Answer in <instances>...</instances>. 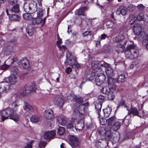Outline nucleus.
Wrapping results in <instances>:
<instances>
[{
	"instance_id": "nucleus-1",
	"label": "nucleus",
	"mask_w": 148,
	"mask_h": 148,
	"mask_svg": "<svg viewBox=\"0 0 148 148\" xmlns=\"http://www.w3.org/2000/svg\"><path fill=\"white\" fill-rule=\"evenodd\" d=\"M23 8L26 12L32 14V15L34 17L37 16L39 12L41 15L42 14V11L43 10L40 8L38 9L37 3L34 1H32L28 3H25Z\"/></svg>"
},
{
	"instance_id": "nucleus-2",
	"label": "nucleus",
	"mask_w": 148,
	"mask_h": 148,
	"mask_svg": "<svg viewBox=\"0 0 148 148\" xmlns=\"http://www.w3.org/2000/svg\"><path fill=\"white\" fill-rule=\"evenodd\" d=\"M133 27L134 33L143 38L142 44L148 50V33L145 34L144 32L141 31V27L139 24H135Z\"/></svg>"
},
{
	"instance_id": "nucleus-3",
	"label": "nucleus",
	"mask_w": 148,
	"mask_h": 148,
	"mask_svg": "<svg viewBox=\"0 0 148 148\" xmlns=\"http://www.w3.org/2000/svg\"><path fill=\"white\" fill-rule=\"evenodd\" d=\"M10 84H14L17 82V75L18 73V70L15 66H12L10 69Z\"/></svg>"
},
{
	"instance_id": "nucleus-4",
	"label": "nucleus",
	"mask_w": 148,
	"mask_h": 148,
	"mask_svg": "<svg viewBox=\"0 0 148 148\" xmlns=\"http://www.w3.org/2000/svg\"><path fill=\"white\" fill-rule=\"evenodd\" d=\"M115 86L113 88H111L109 86L108 87H103L101 91L104 94L108 95V98L109 100H113L115 97L114 94L115 91Z\"/></svg>"
},
{
	"instance_id": "nucleus-5",
	"label": "nucleus",
	"mask_w": 148,
	"mask_h": 148,
	"mask_svg": "<svg viewBox=\"0 0 148 148\" xmlns=\"http://www.w3.org/2000/svg\"><path fill=\"white\" fill-rule=\"evenodd\" d=\"M18 103L16 101H15L11 104V111H12L10 114V119H12L15 122L19 121V118L18 116L16 114V112L17 110L18 107L19 106L18 104Z\"/></svg>"
},
{
	"instance_id": "nucleus-6",
	"label": "nucleus",
	"mask_w": 148,
	"mask_h": 148,
	"mask_svg": "<svg viewBox=\"0 0 148 148\" xmlns=\"http://www.w3.org/2000/svg\"><path fill=\"white\" fill-rule=\"evenodd\" d=\"M95 67H96L95 71L96 72H101L95 78L96 84L98 86L101 85L102 84L105 80L106 77L102 73V69L99 66H98L95 65Z\"/></svg>"
},
{
	"instance_id": "nucleus-7",
	"label": "nucleus",
	"mask_w": 148,
	"mask_h": 148,
	"mask_svg": "<svg viewBox=\"0 0 148 148\" xmlns=\"http://www.w3.org/2000/svg\"><path fill=\"white\" fill-rule=\"evenodd\" d=\"M135 46L134 44L128 45L127 47L126 52L129 53V56H132L134 58H136L138 56V51L135 48Z\"/></svg>"
},
{
	"instance_id": "nucleus-8",
	"label": "nucleus",
	"mask_w": 148,
	"mask_h": 148,
	"mask_svg": "<svg viewBox=\"0 0 148 148\" xmlns=\"http://www.w3.org/2000/svg\"><path fill=\"white\" fill-rule=\"evenodd\" d=\"M42 15L40 14V12L38 13V15L36 17H34L32 16L33 17V24L38 25L40 23H41L42 25H43L45 22V20H44V18H42L43 15V10L42 11Z\"/></svg>"
},
{
	"instance_id": "nucleus-9",
	"label": "nucleus",
	"mask_w": 148,
	"mask_h": 148,
	"mask_svg": "<svg viewBox=\"0 0 148 148\" xmlns=\"http://www.w3.org/2000/svg\"><path fill=\"white\" fill-rule=\"evenodd\" d=\"M18 65L22 68L27 69L30 72L32 71V70L29 67V62L26 58H24L21 59L19 62Z\"/></svg>"
},
{
	"instance_id": "nucleus-10",
	"label": "nucleus",
	"mask_w": 148,
	"mask_h": 148,
	"mask_svg": "<svg viewBox=\"0 0 148 148\" xmlns=\"http://www.w3.org/2000/svg\"><path fill=\"white\" fill-rule=\"evenodd\" d=\"M54 103L59 107H61L63 106L64 103V98L62 95H57L54 99Z\"/></svg>"
},
{
	"instance_id": "nucleus-11",
	"label": "nucleus",
	"mask_w": 148,
	"mask_h": 148,
	"mask_svg": "<svg viewBox=\"0 0 148 148\" xmlns=\"http://www.w3.org/2000/svg\"><path fill=\"white\" fill-rule=\"evenodd\" d=\"M70 144L73 148L78 147L80 144L78 138L76 136H71L70 138Z\"/></svg>"
},
{
	"instance_id": "nucleus-12",
	"label": "nucleus",
	"mask_w": 148,
	"mask_h": 148,
	"mask_svg": "<svg viewBox=\"0 0 148 148\" xmlns=\"http://www.w3.org/2000/svg\"><path fill=\"white\" fill-rule=\"evenodd\" d=\"M9 89V83L7 81L0 84V94L8 92Z\"/></svg>"
},
{
	"instance_id": "nucleus-13",
	"label": "nucleus",
	"mask_w": 148,
	"mask_h": 148,
	"mask_svg": "<svg viewBox=\"0 0 148 148\" xmlns=\"http://www.w3.org/2000/svg\"><path fill=\"white\" fill-rule=\"evenodd\" d=\"M108 84L109 87L113 88L115 86V91L116 90V86L118 84V82H117V80L116 79H114L112 77H108Z\"/></svg>"
},
{
	"instance_id": "nucleus-14",
	"label": "nucleus",
	"mask_w": 148,
	"mask_h": 148,
	"mask_svg": "<svg viewBox=\"0 0 148 148\" xmlns=\"http://www.w3.org/2000/svg\"><path fill=\"white\" fill-rule=\"evenodd\" d=\"M84 121L81 119L80 121H78L77 123L75 126V129L77 132H81L84 127Z\"/></svg>"
},
{
	"instance_id": "nucleus-15",
	"label": "nucleus",
	"mask_w": 148,
	"mask_h": 148,
	"mask_svg": "<svg viewBox=\"0 0 148 148\" xmlns=\"http://www.w3.org/2000/svg\"><path fill=\"white\" fill-rule=\"evenodd\" d=\"M35 83L33 82L31 85H26L25 88L26 90L27 94L30 93L32 91H36V88L35 86Z\"/></svg>"
},
{
	"instance_id": "nucleus-16",
	"label": "nucleus",
	"mask_w": 148,
	"mask_h": 148,
	"mask_svg": "<svg viewBox=\"0 0 148 148\" xmlns=\"http://www.w3.org/2000/svg\"><path fill=\"white\" fill-rule=\"evenodd\" d=\"M70 55L68 53L66 55V57H69L67 59V61L68 63L72 66H73V65L77 63V61L75 59V57L73 55H70L69 57V55Z\"/></svg>"
},
{
	"instance_id": "nucleus-17",
	"label": "nucleus",
	"mask_w": 148,
	"mask_h": 148,
	"mask_svg": "<svg viewBox=\"0 0 148 148\" xmlns=\"http://www.w3.org/2000/svg\"><path fill=\"white\" fill-rule=\"evenodd\" d=\"M23 109L25 110L28 111L29 113H32L34 111V109L33 106L30 105L26 102L24 101L23 103Z\"/></svg>"
},
{
	"instance_id": "nucleus-18",
	"label": "nucleus",
	"mask_w": 148,
	"mask_h": 148,
	"mask_svg": "<svg viewBox=\"0 0 148 148\" xmlns=\"http://www.w3.org/2000/svg\"><path fill=\"white\" fill-rule=\"evenodd\" d=\"M15 0H13V1H12L11 2H10V4L12 5H14L11 8L10 10L12 12L17 13L19 12V6L18 4H15Z\"/></svg>"
},
{
	"instance_id": "nucleus-19",
	"label": "nucleus",
	"mask_w": 148,
	"mask_h": 148,
	"mask_svg": "<svg viewBox=\"0 0 148 148\" xmlns=\"http://www.w3.org/2000/svg\"><path fill=\"white\" fill-rule=\"evenodd\" d=\"M44 116L45 118L51 120L53 117V111L51 109L46 110L45 111Z\"/></svg>"
},
{
	"instance_id": "nucleus-20",
	"label": "nucleus",
	"mask_w": 148,
	"mask_h": 148,
	"mask_svg": "<svg viewBox=\"0 0 148 148\" xmlns=\"http://www.w3.org/2000/svg\"><path fill=\"white\" fill-rule=\"evenodd\" d=\"M35 25L34 24L29 25L27 26L26 31L29 36H32L35 32Z\"/></svg>"
},
{
	"instance_id": "nucleus-21",
	"label": "nucleus",
	"mask_w": 148,
	"mask_h": 148,
	"mask_svg": "<svg viewBox=\"0 0 148 148\" xmlns=\"http://www.w3.org/2000/svg\"><path fill=\"white\" fill-rule=\"evenodd\" d=\"M55 134V132L51 131L47 132L45 133L44 135V137L46 140H48L53 138Z\"/></svg>"
},
{
	"instance_id": "nucleus-22",
	"label": "nucleus",
	"mask_w": 148,
	"mask_h": 148,
	"mask_svg": "<svg viewBox=\"0 0 148 148\" xmlns=\"http://www.w3.org/2000/svg\"><path fill=\"white\" fill-rule=\"evenodd\" d=\"M127 11L126 8L123 6L120 7L119 9L116 11V14L118 15H122L123 16L126 15Z\"/></svg>"
},
{
	"instance_id": "nucleus-23",
	"label": "nucleus",
	"mask_w": 148,
	"mask_h": 148,
	"mask_svg": "<svg viewBox=\"0 0 148 148\" xmlns=\"http://www.w3.org/2000/svg\"><path fill=\"white\" fill-rule=\"evenodd\" d=\"M1 112V115H2L1 118H2L3 121L8 118V116L9 115V110L8 108H6L2 111Z\"/></svg>"
},
{
	"instance_id": "nucleus-24",
	"label": "nucleus",
	"mask_w": 148,
	"mask_h": 148,
	"mask_svg": "<svg viewBox=\"0 0 148 148\" xmlns=\"http://www.w3.org/2000/svg\"><path fill=\"white\" fill-rule=\"evenodd\" d=\"M88 10L86 7H83L80 8L76 11L75 14L78 15H84V13Z\"/></svg>"
},
{
	"instance_id": "nucleus-25",
	"label": "nucleus",
	"mask_w": 148,
	"mask_h": 148,
	"mask_svg": "<svg viewBox=\"0 0 148 148\" xmlns=\"http://www.w3.org/2000/svg\"><path fill=\"white\" fill-rule=\"evenodd\" d=\"M84 108L82 105H80L78 107V110L75 109L73 113V115L76 116L77 117L79 116L81 113V111L84 110Z\"/></svg>"
},
{
	"instance_id": "nucleus-26",
	"label": "nucleus",
	"mask_w": 148,
	"mask_h": 148,
	"mask_svg": "<svg viewBox=\"0 0 148 148\" xmlns=\"http://www.w3.org/2000/svg\"><path fill=\"white\" fill-rule=\"evenodd\" d=\"M122 124V123L119 121H116L112 126V129L115 131L119 130Z\"/></svg>"
},
{
	"instance_id": "nucleus-27",
	"label": "nucleus",
	"mask_w": 148,
	"mask_h": 148,
	"mask_svg": "<svg viewBox=\"0 0 148 148\" xmlns=\"http://www.w3.org/2000/svg\"><path fill=\"white\" fill-rule=\"evenodd\" d=\"M106 72L108 77H112L114 75V71L110 66L106 68Z\"/></svg>"
},
{
	"instance_id": "nucleus-28",
	"label": "nucleus",
	"mask_w": 148,
	"mask_h": 148,
	"mask_svg": "<svg viewBox=\"0 0 148 148\" xmlns=\"http://www.w3.org/2000/svg\"><path fill=\"white\" fill-rule=\"evenodd\" d=\"M95 106L96 112L98 115L99 117L100 118L101 116L100 112L101 110L102 103H97L95 104Z\"/></svg>"
},
{
	"instance_id": "nucleus-29",
	"label": "nucleus",
	"mask_w": 148,
	"mask_h": 148,
	"mask_svg": "<svg viewBox=\"0 0 148 148\" xmlns=\"http://www.w3.org/2000/svg\"><path fill=\"white\" fill-rule=\"evenodd\" d=\"M20 19V17L16 14H14L10 15V21L12 22L19 21Z\"/></svg>"
},
{
	"instance_id": "nucleus-30",
	"label": "nucleus",
	"mask_w": 148,
	"mask_h": 148,
	"mask_svg": "<svg viewBox=\"0 0 148 148\" xmlns=\"http://www.w3.org/2000/svg\"><path fill=\"white\" fill-rule=\"evenodd\" d=\"M75 120V119L73 118L71 119L70 123H69L67 125L66 127L67 128L71 129L72 131H74V129H75L74 122Z\"/></svg>"
},
{
	"instance_id": "nucleus-31",
	"label": "nucleus",
	"mask_w": 148,
	"mask_h": 148,
	"mask_svg": "<svg viewBox=\"0 0 148 148\" xmlns=\"http://www.w3.org/2000/svg\"><path fill=\"white\" fill-rule=\"evenodd\" d=\"M132 114L134 116H139V112L137 109L135 108H132L128 112V114L130 115Z\"/></svg>"
},
{
	"instance_id": "nucleus-32",
	"label": "nucleus",
	"mask_w": 148,
	"mask_h": 148,
	"mask_svg": "<svg viewBox=\"0 0 148 148\" xmlns=\"http://www.w3.org/2000/svg\"><path fill=\"white\" fill-rule=\"evenodd\" d=\"M107 131H106L105 127H99L98 130V133L99 134L102 136H106Z\"/></svg>"
},
{
	"instance_id": "nucleus-33",
	"label": "nucleus",
	"mask_w": 148,
	"mask_h": 148,
	"mask_svg": "<svg viewBox=\"0 0 148 148\" xmlns=\"http://www.w3.org/2000/svg\"><path fill=\"white\" fill-rule=\"evenodd\" d=\"M59 123L61 125L65 126L66 123V121L65 119L62 116H60L57 118Z\"/></svg>"
},
{
	"instance_id": "nucleus-34",
	"label": "nucleus",
	"mask_w": 148,
	"mask_h": 148,
	"mask_svg": "<svg viewBox=\"0 0 148 148\" xmlns=\"http://www.w3.org/2000/svg\"><path fill=\"white\" fill-rule=\"evenodd\" d=\"M40 119V116L33 115L30 118V120L31 122L33 123H36L39 121Z\"/></svg>"
},
{
	"instance_id": "nucleus-35",
	"label": "nucleus",
	"mask_w": 148,
	"mask_h": 148,
	"mask_svg": "<svg viewBox=\"0 0 148 148\" xmlns=\"http://www.w3.org/2000/svg\"><path fill=\"white\" fill-rule=\"evenodd\" d=\"M113 134L114 133L111 132L109 130L107 131L105 136L106 139L107 140L112 141L113 139Z\"/></svg>"
},
{
	"instance_id": "nucleus-36",
	"label": "nucleus",
	"mask_w": 148,
	"mask_h": 148,
	"mask_svg": "<svg viewBox=\"0 0 148 148\" xmlns=\"http://www.w3.org/2000/svg\"><path fill=\"white\" fill-rule=\"evenodd\" d=\"M112 111V109L109 107L108 108L103 110L104 116L106 117H108L110 116Z\"/></svg>"
},
{
	"instance_id": "nucleus-37",
	"label": "nucleus",
	"mask_w": 148,
	"mask_h": 148,
	"mask_svg": "<svg viewBox=\"0 0 148 148\" xmlns=\"http://www.w3.org/2000/svg\"><path fill=\"white\" fill-rule=\"evenodd\" d=\"M113 137H112V140L114 142H118L120 138V135L119 133L113 134Z\"/></svg>"
},
{
	"instance_id": "nucleus-38",
	"label": "nucleus",
	"mask_w": 148,
	"mask_h": 148,
	"mask_svg": "<svg viewBox=\"0 0 148 148\" xmlns=\"http://www.w3.org/2000/svg\"><path fill=\"white\" fill-rule=\"evenodd\" d=\"M137 19L139 21H147L146 18H145V16L143 13H140L137 15L136 17Z\"/></svg>"
},
{
	"instance_id": "nucleus-39",
	"label": "nucleus",
	"mask_w": 148,
	"mask_h": 148,
	"mask_svg": "<svg viewBox=\"0 0 148 148\" xmlns=\"http://www.w3.org/2000/svg\"><path fill=\"white\" fill-rule=\"evenodd\" d=\"M32 14L29 13H27L23 14V16L24 19L27 20H30L33 18Z\"/></svg>"
},
{
	"instance_id": "nucleus-40",
	"label": "nucleus",
	"mask_w": 148,
	"mask_h": 148,
	"mask_svg": "<svg viewBox=\"0 0 148 148\" xmlns=\"http://www.w3.org/2000/svg\"><path fill=\"white\" fill-rule=\"evenodd\" d=\"M65 130L64 127H60L57 130V133L58 135H62L64 133Z\"/></svg>"
},
{
	"instance_id": "nucleus-41",
	"label": "nucleus",
	"mask_w": 148,
	"mask_h": 148,
	"mask_svg": "<svg viewBox=\"0 0 148 148\" xmlns=\"http://www.w3.org/2000/svg\"><path fill=\"white\" fill-rule=\"evenodd\" d=\"M115 119V116H113L107 120L109 126H112V124Z\"/></svg>"
},
{
	"instance_id": "nucleus-42",
	"label": "nucleus",
	"mask_w": 148,
	"mask_h": 148,
	"mask_svg": "<svg viewBox=\"0 0 148 148\" xmlns=\"http://www.w3.org/2000/svg\"><path fill=\"white\" fill-rule=\"evenodd\" d=\"M136 16L133 15H130L129 17V21L130 22V24H132L135 21L136 19Z\"/></svg>"
},
{
	"instance_id": "nucleus-43",
	"label": "nucleus",
	"mask_w": 148,
	"mask_h": 148,
	"mask_svg": "<svg viewBox=\"0 0 148 148\" xmlns=\"http://www.w3.org/2000/svg\"><path fill=\"white\" fill-rule=\"evenodd\" d=\"M106 25L108 27L110 28H113L115 27V24L113 22L108 21L106 22Z\"/></svg>"
},
{
	"instance_id": "nucleus-44",
	"label": "nucleus",
	"mask_w": 148,
	"mask_h": 148,
	"mask_svg": "<svg viewBox=\"0 0 148 148\" xmlns=\"http://www.w3.org/2000/svg\"><path fill=\"white\" fill-rule=\"evenodd\" d=\"M76 96L73 93H71L68 96V99H70L71 100L75 102V100H76Z\"/></svg>"
},
{
	"instance_id": "nucleus-45",
	"label": "nucleus",
	"mask_w": 148,
	"mask_h": 148,
	"mask_svg": "<svg viewBox=\"0 0 148 148\" xmlns=\"http://www.w3.org/2000/svg\"><path fill=\"white\" fill-rule=\"evenodd\" d=\"M47 143L46 141H41L39 143V147L40 148H45Z\"/></svg>"
},
{
	"instance_id": "nucleus-46",
	"label": "nucleus",
	"mask_w": 148,
	"mask_h": 148,
	"mask_svg": "<svg viewBox=\"0 0 148 148\" xmlns=\"http://www.w3.org/2000/svg\"><path fill=\"white\" fill-rule=\"evenodd\" d=\"M125 79V77L124 74H121L118 77L117 79V82L119 83V82H124V80Z\"/></svg>"
},
{
	"instance_id": "nucleus-47",
	"label": "nucleus",
	"mask_w": 148,
	"mask_h": 148,
	"mask_svg": "<svg viewBox=\"0 0 148 148\" xmlns=\"http://www.w3.org/2000/svg\"><path fill=\"white\" fill-rule=\"evenodd\" d=\"M105 99V97L103 95H99L98 97V100L100 102L99 103H101L103 102L104 101Z\"/></svg>"
},
{
	"instance_id": "nucleus-48",
	"label": "nucleus",
	"mask_w": 148,
	"mask_h": 148,
	"mask_svg": "<svg viewBox=\"0 0 148 148\" xmlns=\"http://www.w3.org/2000/svg\"><path fill=\"white\" fill-rule=\"evenodd\" d=\"M20 92L22 96H24L27 94L25 87L21 89Z\"/></svg>"
},
{
	"instance_id": "nucleus-49",
	"label": "nucleus",
	"mask_w": 148,
	"mask_h": 148,
	"mask_svg": "<svg viewBox=\"0 0 148 148\" xmlns=\"http://www.w3.org/2000/svg\"><path fill=\"white\" fill-rule=\"evenodd\" d=\"M99 121L100 124L102 125H105L107 122V120L106 119L102 117L101 119H100Z\"/></svg>"
},
{
	"instance_id": "nucleus-50",
	"label": "nucleus",
	"mask_w": 148,
	"mask_h": 148,
	"mask_svg": "<svg viewBox=\"0 0 148 148\" xmlns=\"http://www.w3.org/2000/svg\"><path fill=\"white\" fill-rule=\"evenodd\" d=\"M99 65L102 67L106 68V69L108 67H109L110 65V64L103 61L101 62Z\"/></svg>"
},
{
	"instance_id": "nucleus-51",
	"label": "nucleus",
	"mask_w": 148,
	"mask_h": 148,
	"mask_svg": "<svg viewBox=\"0 0 148 148\" xmlns=\"http://www.w3.org/2000/svg\"><path fill=\"white\" fill-rule=\"evenodd\" d=\"M11 65L14 64L15 65L17 63V61L18 60V58L16 57H14L11 58Z\"/></svg>"
},
{
	"instance_id": "nucleus-52",
	"label": "nucleus",
	"mask_w": 148,
	"mask_h": 148,
	"mask_svg": "<svg viewBox=\"0 0 148 148\" xmlns=\"http://www.w3.org/2000/svg\"><path fill=\"white\" fill-rule=\"evenodd\" d=\"M128 10L130 12H133L135 9V7L133 5H130L128 8Z\"/></svg>"
},
{
	"instance_id": "nucleus-53",
	"label": "nucleus",
	"mask_w": 148,
	"mask_h": 148,
	"mask_svg": "<svg viewBox=\"0 0 148 148\" xmlns=\"http://www.w3.org/2000/svg\"><path fill=\"white\" fill-rule=\"evenodd\" d=\"M138 10L141 11H143L144 10V8L145 7L142 4L139 5L137 6Z\"/></svg>"
},
{
	"instance_id": "nucleus-54",
	"label": "nucleus",
	"mask_w": 148,
	"mask_h": 148,
	"mask_svg": "<svg viewBox=\"0 0 148 148\" xmlns=\"http://www.w3.org/2000/svg\"><path fill=\"white\" fill-rule=\"evenodd\" d=\"M76 100H75V102L79 103H82L83 102V99L81 97L77 98L76 97Z\"/></svg>"
},
{
	"instance_id": "nucleus-55",
	"label": "nucleus",
	"mask_w": 148,
	"mask_h": 148,
	"mask_svg": "<svg viewBox=\"0 0 148 148\" xmlns=\"http://www.w3.org/2000/svg\"><path fill=\"white\" fill-rule=\"evenodd\" d=\"M119 106H121L127 108L125 104V101L123 100L122 99L119 103Z\"/></svg>"
},
{
	"instance_id": "nucleus-56",
	"label": "nucleus",
	"mask_w": 148,
	"mask_h": 148,
	"mask_svg": "<svg viewBox=\"0 0 148 148\" xmlns=\"http://www.w3.org/2000/svg\"><path fill=\"white\" fill-rule=\"evenodd\" d=\"M107 36V35L105 34H101V36L99 37V39L100 40H104Z\"/></svg>"
},
{
	"instance_id": "nucleus-57",
	"label": "nucleus",
	"mask_w": 148,
	"mask_h": 148,
	"mask_svg": "<svg viewBox=\"0 0 148 148\" xmlns=\"http://www.w3.org/2000/svg\"><path fill=\"white\" fill-rule=\"evenodd\" d=\"M9 67V66L6 64L3 65L1 66V69L3 70H5L8 69Z\"/></svg>"
},
{
	"instance_id": "nucleus-58",
	"label": "nucleus",
	"mask_w": 148,
	"mask_h": 148,
	"mask_svg": "<svg viewBox=\"0 0 148 148\" xmlns=\"http://www.w3.org/2000/svg\"><path fill=\"white\" fill-rule=\"evenodd\" d=\"M71 71L72 70L71 68L70 67H69L66 68L65 72L69 74Z\"/></svg>"
},
{
	"instance_id": "nucleus-59",
	"label": "nucleus",
	"mask_w": 148,
	"mask_h": 148,
	"mask_svg": "<svg viewBox=\"0 0 148 148\" xmlns=\"http://www.w3.org/2000/svg\"><path fill=\"white\" fill-rule=\"evenodd\" d=\"M114 42H119L121 41V40H120V38H119V36H118L117 37H116L114 38Z\"/></svg>"
},
{
	"instance_id": "nucleus-60",
	"label": "nucleus",
	"mask_w": 148,
	"mask_h": 148,
	"mask_svg": "<svg viewBox=\"0 0 148 148\" xmlns=\"http://www.w3.org/2000/svg\"><path fill=\"white\" fill-rule=\"evenodd\" d=\"M34 142L33 141H31L29 143V144L27 145L24 148H32L31 144Z\"/></svg>"
},
{
	"instance_id": "nucleus-61",
	"label": "nucleus",
	"mask_w": 148,
	"mask_h": 148,
	"mask_svg": "<svg viewBox=\"0 0 148 148\" xmlns=\"http://www.w3.org/2000/svg\"><path fill=\"white\" fill-rule=\"evenodd\" d=\"M62 43L61 39H58L57 41V46L58 47H60V44Z\"/></svg>"
},
{
	"instance_id": "nucleus-62",
	"label": "nucleus",
	"mask_w": 148,
	"mask_h": 148,
	"mask_svg": "<svg viewBox=\"0 0 148 148\" xmlns=\"http://www.w3.org/2000/svg\"><path fill=\"white\" fill-rule=\"evenodd\" d=\"M90 32H86L83 33V35L84 36H86L88 35H90Z\"/></svg>"
},
{
	"instance_id": "nucleus-63",
	"label": "nucleus",
	"mask_w": 148,
	"mask_h": 148,
	"mask_svg": "<svg viewBox=\"0 0 148 148\" xmlns=\"http://www.w3.org/2000/svg\"><path fill=\"white\" fill-rule=\"evenodd\" d=\"M16 40H17L16 38L15 37H14L12 39H11L10 40V42H11L14 43H15Z\"/></svg>"
},
{
	"instance_id": "nucleus-64",
	"label": "nucleus",
	"mask_w": 148,
	"mask_h": 148,
	"mask_svg": "<svg viewBox=\"0 0 148 148\" xmlns=\"http://www.w3.org/2000/svg\"><path fill=\"white\" fill-rule=\"evenodd\" d=\"M74 67H76V68L78 69L79 68H80V66L79 64H77V63L73 65V66H72L73 68Z\"/></svg>"
}]
</instances>
